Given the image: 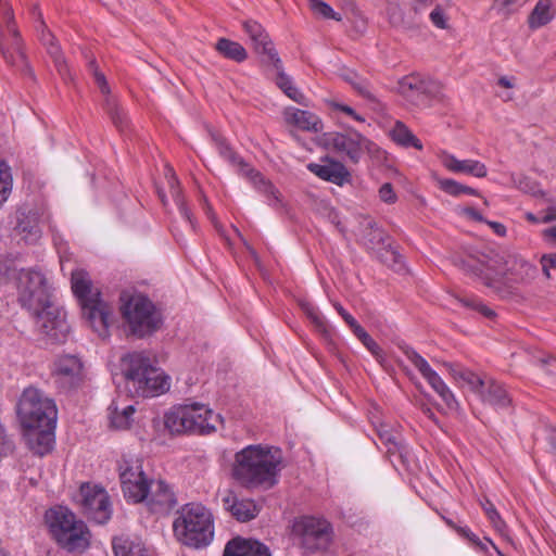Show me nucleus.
<instances>
[{"instance_id":"obj_24","label":"nucleus","mask_w":556,"mask_h":556,"mask_svg":"<svg viewBox=\"0 0 556 556\" xmlns=\"http://www.w3.org/2000/svg\"><path fill=\"white\" fill-rule=\"evenodd\" d=\"M55 426L24 429L28 447L37 455L43 456L52 448Z\"/></svg>"},{"instance_id":"obj_49","label":"nucleus","mask_w":556,"mask_h":556,"mask_svg":"<svg viewBox=\"0 0 556 556\" xmlns=\"http://www.w3.org/2000/svg\"><path fill=\"white\" fill-rule=\"evenodd\" d=\"M441 188L445 192L452 195H460L463 193L479 195L478 191L471 187L462 185L452 179H445L441 181Z\"/></svg>"},{"instance_id":"obj_1","label":"nucleus","mask_w":556,"mask_h":556,"mask_svg":"<svg viewBox=\"0 0 556 556\" xmlns=\"http://www.w3.org/2000/svg\"><path fill=\"white\" fill-rule=\"evenodd\" d=\"M18 302L30 312L39 331L51 342H64L70 333L65 313L52 300L51 286L37 267L21 268L16 280Z\"/></svg>"},{"instance_id":"obj_8","label":"nucleus","mask_w":556,"mask_h":556,"mask_svg":"<svg viewBox=\"0 0 556 556\" xmlns=\"http://www.w3.org/2000/svg\"><path fill=\"white\" fill-rule=\"evenodd\" d=\"M1 1L3 2L0 17V49L2 55L11 66L21 72L28 71V63L22 51L20 33L14 24L12 8L5 0Z\"/></svg>"},{"instance_id":"obj_37","label":"nucleus","mask_w":556,"mask_h":556,"mask_svg":"<svg viewBox=\"0 0 556 556\" xmlns=\"http://www.w3.org/2000/svg\"><path fill=\"white\" fill-rule=\"evenodd\" d=\"M555 15L553 0H539L528 18L529 27L540 28L549 23Z\"/></svg>"},{"instance_id":"obj_64","label":"nucleus","mask_w":556,"mask_h":556,"mask_svg":"<svg viewBox=\"0 0 556 556\" xmlns=\"http://www.w3.org/2000/svg\"><path fill=\"white\" fill-rule=\"evenodd\" d=\"M539 364L542 369L549 376H556V359L555 358H541Z\"/></svg>"},{"instance_id":"obj_44","label":"nucleus","mask_w":556,"mask_h":556,"mask_svg":"<svg viewBox=\"0 0 556 556\" xmlns=\"http://www.w3.org/2000/svg\"><path fill=\"white\" fill-rule=\"evenodd\" d=\"M344 79L353 87L354 90H356L362 97L370 100V101H374L375 100V97L370 90V86H369V83L358 76L356 73L354 72H350L348 74L344 75Z\"/></svg>"},{"instance_id":"obj_63","label":"nucleus","mask_w":556,"mask_h":556,"mask_svg":"<svg viewBox=\"0 0 556 556\" xmlns=\"http://www.w3.org/2000/svg\"><path fill=\"white\" fill-rule=\"evenodd\" d=\"M334 308L339 313V315L344 319V321L351 327V329L353 331L356 329V327L361 326L356 321V319L346 309L343 308V306L341 304L336 303Z\"/></svg>"},{"instance_id":"obj_7","label":"nucleus","mask_w":556,"mask_h":556,"mask_svg":"<svg viewBox=\"0 0 556 556\" xmlns=\"http://www.w3.org/2000/svg\"><path fill=\"white\" fill-rule=\"evenodd\" d=\"M121 311L129 333L140 339L151 336L163 324L160 311L147 296L141 294L130 296L122 305Z\"/></svg>"},{"instance_id":"obj_3","label":"nucleus","mask_w":556,"mask_h":556,"mask_svg":"<svg viewBox=\"0 0 556 556\" xmlns=\"http://www.w3.org/2000/svg\"><path fill=\"white\" fill-rule=\"evenodd\" d=\"M126 388L132 396L149 397L169 388L168 378L143 353L134 352L122 357Z\"/></svg>"},{"instance_id":"obj_13","label":"nucleus","mask_w":556,"mask_h":556,"mask_svg":"<svg viewBox=\"0 0 556 556\" xmlns=\"http://www.w3.org/2000/svg\"><path fill=\"white\" fill-rule=\"evenodd\" d=\"M83 513L99 525L108 522L112 515L110 498L106 491L99 485L81 484L76 495Z\"/></svg>"},{"instance_id":"obj_32","label":"nucleus","mask_w":556,"mask_h":556,"mask_svg":"<svg viewBox=\"0 0 556 556\" xmlns=\"http://www.w3.org/2000/svg\"><path fill=\"white\" fill-rule=\"evenodd\" d=\"M483 402L496 407L506 408L510 405L511 399L503 384L496 381H490L479 394Z\"/></svg>"},{"instance_id":"obj_16","label":"nucleus","mask_w":556,"mask_h":556,"mask_svg":"<svg viewBox=\"0 0 556 556\" xmlns=\"http://www.w3.org/2000/svg\"><path fill=\"white\" fill-rule=\"evenodd\" d=\"M432 4L433 0H412L408 13H404L397 3H390L389 22L397 28L417 29L422 25L424 16Z\"/></svg>"},{"instance_id":"obj_12","label":"nucleus","mask_w":556,"mask_h":556,"mask_svg":"<svg viewBox=\"0 0 556 556\" xmlns=\"http://www.w3.org/2000/svg\"><path fill=\"white\" fill-rule=\"evenodd\" d=\"M119 479L125 498L142 503L150 489V480L142 470L139 459H123L118 464Z\"/></svg>"},{"instance_id":"obj_17","label":"nucleus","mask_w":556,"mask_h":556,"mask_svg":"<svg viewBox=\"0 0 556 556\" xmlns=\"http://www.w3.org/2000/svg\"><path fill=\"white\" fill-rule=\"evenodd\" d=\"M399 348L404 353V355L412 362V364L419 370L422 377L428 381L431 388L441 396V399L451 407L456 401L441 379V377L430 367L428 362L419 355L412 346L403 343L400 344Z\"/></svg>"},{"instance_id":"obj_60","label":"nucleus","mask_w":556,"mask_h":556,"mask_svg":"<svg viewBox=\"0 0 556 556\" xmlns=\"http://www.w3.org/2000/svg\"><path fill=\"white\" fill-rule=\"evenodd\" d=\"M13 450V440L8 435L4 427L0 425V456H8Z\"/></svg>"},{"instance_id":"obj_15","label":"nucleus","mask_w":556,"mask_h":556,"mask_svg":"<svg viewBox=\"0 0 556 556\" xmlns=\"http://www.w3.org/2000/svg\"><path fill=\"white\" fill-rule=\"evenodd\" d=\"M85 323L101 338H106L113 321V307L101 295L80 303Z\"/></svg>"},{"instance_id":"obj_26","label":"nucleus","mask_w":556,"mask_h":556,"mask_svg":"<svg viewBox=\"0 0 556 556\" xmlns=\"http://www.w3.org/2000/svg\"><path fill=\"white\" fill-rule=\"evenodd\" d=\"M185 410L190 413L191 432L208 433L215 430V426L212 424L213 418H218L210 408L206 406L193 403L182 405Z\"/></svg>"},{"instance_id":"obj_22","label":"nucleus","mask_w":556,"mask_h":556,"mask_svg":"<svg viewBox=\"0 0 556 556\" xmlns=\"http://www.w3.org/2000/svg\"><path fill=\"white\" fill-rule=\"evenodd\" d=\"M220 496L223 508L240 522L250 521L260 513V508L253 500L239 498L237 494L229 489L222 492Z\"/></svg>"},{"instance_id":"obj_36","label":"nucleus","mask_w":556,"mask_h":556,"mask_svg":"<svg viewBox=\"0 0 556 556\" xmlns=\"http://www.w3.org/2000/svg\"><path fill=\"white\" fill-rule=\"evenodd\" d=\"M190 413L184 406L176 407L165 415V426L172 433L191 432Z\"/></svg>"},{"instance_id":"obj_53","label":"nucleus","mask_w":556,"mask_h":556,"mask_svg":"<svg viewBox=\"0 0 556 556\" xmlns=\"http://www.w3.org/2000/svg\"><path fill=\"white\" fill-rule=\"evenodd\" d=\"M300 305L302 311L316 326V328L319 329L320 331H326V323L324 320V317L319 314L318 309L308 302H301Z\"/></svg>"},{"instance_id":"obj_41","label":"nucleus","mask_w":556,"mask_h":556,"mask_svg":"<svg viewBox=\"0 0 556 556\" xmlns=\"http://www.w3.org/2000/svg\"><path fill=\"white\" fill-rule=\"evenodd\" d=\"M166 176L168 177L169 191L174 199V202L178 206L181 216L192 225L191 214L186 206L179 181L172 168L167 169Z\"/></svg>"},{"instance_id":"obj_25","label":"nucleus","mask_w":556,"mask_h":556,"mask_svg":"<svg viewBox=\"0 0 556 556\" xmlns=\"http://www.w3.org/2000/svg\"><path fill=\"white\" fill-rule=\"evenodd\" d=\"M307 168L319 178L342 186L350 181L351 174L339 161H328L326 164H308Z\"/></svg>"},{"instance_id":"obj_46","label":"nucleus","mask_w":556,"mask_h":556,"mask_svg":"<svg viewBox=\"0 0 556 556\" xmlns=\"http://www.w3.org/2000/svg\"><path fill=\"white\" fill-rule=\"evenodd\" d=\"M12 189V177L8 165L0 162V205L4 203Z\"/></svg>"},{"instance_id":"obj_11","label":"nucleus","mask_w":556,"mask_h":556,"mask_svg":"<svg viewBox=\"0 0 556 556\" xmlns=\"http://www.w3.org/2000/svg\"><path fill=\"white\" fill-rule=\"evenodd\" d=\"M397 89L408 102L417 106H427L432 100H441L443 97L439 81L414 74L403 77Z\"/></svg>"},{"instance_id":"obj_40","label":"nucleus","mask_w":556,"mask_h":556,"mask_svg":"<svg viewBox=\"0 0 556 556\" xmlns=\"http://www.w3.org/2000/svg\"><path fill=\"white\" fill-rule=\"evenodd\" d=\"M392 139L404 148L414 147L417 150L422 149L421 141L402 123L396 122L391 130Z\"/></svg>"},{"instance_id":"obj_31","label":"nucleus","mask_w":556,"mask_h":556,"mask_svg":"<svg viewBox=\"0 0 556 556\" xmlns=\"http://www.w3.org/2000/svg\"><path fill=\"white\" fill-rule=\"evenodd\" d=\"M71 285L79 304L85 300L101 295L100 291L93 288L89 274L84 269L78 268L72 271Z\"/></svg>"},{"instance_id":"obj_54","label":"nucleus","mask_w":556,"mask_h":556,"mask_svg":"<svg viewBox=\"0 0 556 556\" xmlns=\"http://www.w3.org/2000/svg\"><path fill=\"white\" fill-rule=\"evenodd\" d=\"M353 333L361 340V342L375 355L377 358L381 357L380 346L372 340V338L366 332V330L359 326L353 331Z\"/></svg>"},{"instance_id":"obj_18","label":"nucleus","mask_w":556,"mask_h":556,"mask_svg":"<svg viewBox=\"0 0 556 556\" xmlns=\"http://www.w3.org/2000/svg\"><path fill=\"white\" fill-rule=\"evenodd\" d=\"M142 503L151 513L156 515H167L178 505L175 492L162 479L150 480V489Z\"/></svg>"},{"instance_id":"obj_27","label":"nucleus","mask_w":556,"mask_h":556,"mask_svg":"<svg viewBox=\"0 0 556 556\" xmlns=\"http://www.w3.org/2000/svg\"><path fill=\"white\" fill-rule=\"evenodd\" d=\"M285 121L304 131L318 132L323 129L319 117L308 111L287 108L283 112Z\"/></svg>"},{"instance_id":"obj_5","label":"nucleus","mask_w":556,"mask_h":556,"mask_svg":"<svg viewBox=\"0 0 556 556\" xmlns=\"http://www.w3.org/2000/svg\"><path fill=\"white\" fill-rule=\"evenodd\" d=\"M46 522L56 543L70 553H81L90 545L91 533L83 520L66 507L58 506L46 513Z\"/></svg>"},{"instance_id":"obj_23","label":"nucleus","mask_w":556,"mask_h":556,"mask_svg":"<svg viewBox=\"0 0 556 556\" xmlns=\"http://www.w3.org/2000/svg\"><path fill=\"white\" fill-rule=\"evenodd\" d=\"M88 66L101 92L106 96L104 100L105 111L110 115L114 125L122 130L123 127L126 125V115L124 111L118 106L116 100L110 96V88L108 81L105 79L104 74L99 71L96 60L90 59Z\"/></svg>"},{"instance_id":"obj_9","label":"nucleus","mask_w":556,"mask_h":556,"mask_svg":"<svg viewBox=\"0 0 556 556\" xmlns=\"http://www.w3.org/2000/svg\"><path fill=\"white\" fill-rule=\"evenodd\" d=\"M464 268L480 277L486 287L497 290L498 278L511 271L514 266H509L503 252L486 249L464 262Z\"/></svg>"},{"instance_id":"obj_42","label":"nucleus","mask_w":556,"mask_h":556,"mask_svg":"<svg viewBox=\"0 0 556 556\" xmlns=\"http://www.w3.org/2000/svg\"><path fill=\"white\" fill-rule=\"evenodd\" d=\"M251 180L255 188L267 198L269 205L276 206L280 203V192L258 172L251 170Z\"/></svg>"},{"instance_id":"obj_34","label":"nucleus","mask_w":556,"mask_h":556,"mask_svg":"<svg viewBox=\"0 0 556 556\" xmlns=\"http://www.w3.org/2000/svg\"><path fill=\"white\" fill-rule=\"evenodd\" d=\"M450 374L457 381H463L469 387V389L478 394L482 392L485 382L481 377L472 372L471 370L462 367L458 364L444 363Z\"/></svg>"},{"instance_id":"obj_35","label":"nucleus","mask_w":556,"mask_h":556,"mask_svg":"<svg viewBox=\"0 0 556 556\" xmlns=\"http://www.w3.org/2000/svg\"><path fill=\"white\" fill-rule=\"evenodd\" d=\"M110 426L114 429H127L131 424V417L135 413L134 405L119 406V404L113 401L109 408Z\"/></svg>"},{"instance_id":"obj_38","label":"nucleus","mask_w":556,"mask_h":556,"mask_svg":"<svg viewBox=\"0 0 556 556\" xmlns=\"http://www.w3.org/2000/svg\"><path fill=\"white\" fill-rule=\"evenodd\" d=\"M277 71L276 85L283 91V93L291 100L299 104L307 105L306 97L293 85L292 79L282 70V62L280 65L273 64Z\"/></svg>"},{"instance_id":"obj_50","label":"nucleus","mask_w":556,"mask_h":556,"mask_svg":"<svg viewBox=\"0 0 556 556\" xmlns=\"http://www.w3.org/2000/svg\"><path fill=\"white\" fill-rule=\"evenodd\" d=\"M380 260L381 263L390 266V267H401L402 266V256L392 249V245L386 247L380 251L375 252Z\"/></svg>"},{"instance_id":"obj_59","label":"nucleus","mask_w":556,"mask_h":556,"mask_svg":"<svg viewBox=\"0 0 556 556\" xmlns=\"http://www.w3.org/2000/svg\"><path fill=\"white\" fill-rule=\"evenodd\" d=\"M463 303L467 307H471L472 309L478 311L483 316L488 318H493L495 316L494 311H492L490 307L478 301L477 299H464Z\"/></svg>"},{"instance_id":"obj_48","label":"nucleus","mask_w":556,"mask_h":556,"mask_svg":"<svg viewBox=\"0 0 556 556\" xmlns=\"http://www.w3.org/2000/svg\"><path fill=\"white\" fill-rule=\"evenodd\" d=\"M213 139L216 143L220 156H223L225 160H227L233 165H243L242 159L232 151V149L227 144L225 139H223L220 136L215 135L213 136Z\"/></svg>"},{"instance_id":"obj_20","label":"nucleus","mask_w":556,"mask_h":556,"mask_svg":"<svg viewBox=\"0 0 556 556\" xmlns=\"http://www.w3.org/2000/svg\"><path fill=\"white\" fill-rule=\"evenodd\" d=\"M15 232L26 243H36L41 238V213L38 208L23 206L16 211Z\"/></svg>"},{"instance_id":"obj_51","label":"nucleus","mask_w":556,"mask_h":556,"mask_svg":"<svg viewBox=\"0 0 556 556\" xmlns=\"http://www.w3.org/2000/svg\"><path fill=\"white\" fill-rule=\"evenodd\" d=\"M48 53L51 55V58L54 61V65L61 76L66 78L70 77V70L67 67L66 61L63 58L61 50L59 46L54 42L51 46L47 47Z\"/></svg>"},{"instance_id":"obj_10","label":"nucleus","mask_w":556,"mask_h":556,"mask_svg":"<svg viewBox=\"0 0 556 556\" xmlns=\"http://www.w3.org/2000/svg\"><path fill=\"white\" fill-rule=\"evenodd\" d=\"M292 533L308 552L326 549L333 536L330 522L325 518L303 516L294 520Z\"/></svg>"},{"instance_id":"obj_14","label":"nucleus","mask_w":556,"mask_h":556,"mask_svg":"<svg viewBox=\"0 0 556 556\" xmlns=\"http://www.w3.org/2000/svg\"><path fill=\"white\" fill-rule=\"evenodd\" d=\"M325 144L349 162L357 164L365 151H370L372 143L356 130L349 129L344 132L327 134Z\"/></svg>"},{"instance_id":"obj_2","label":"nucleus","mask_w":556,"mask_h":556,"mask_svg":"<svg viewBox=\"0 0 556 556\" xmlns=\"http://www.w3.org/2000/svg\"><path fill=\"white\" fill-rule=\"evenodd\" d=\"M282 455L279 448L249 445L235 455L232 477L247 488H271L277 483Z\"/></svg>"},{"instance_id":"obj_61","label":"nucleus","mask_w":556,"mask_h":556,"mask_svg":"<svg viewBox=\"0 0 556 556\" xmlns=\"http://www.w3.org/2000/svg\"><path fill=\"white\" fill-rule=\"evenodd\" d=\"M540 263L542 265V269L544 275L549 278V270L552 268H556V253L544 254L541 256Z\"/></svg>"},{"instance_id":"obj_52","label":"nucleus","mask_w":556,"mask_h":556,"mask_svg":"<svg viewBox=\"0 0 556 556\" xmlns=\"http://www.w3.org/2000/svg\"><path fill=\"white\" fill-rule=\"evenodd\" d=\"M20 270L15 264V261L9 256H2L0 258V276L4 277L9 280H14L16 282L17 277L20 276Z\"/></svg>"},{"instance_id":"obj_19","label":"nucleus","mask_w":556,"mask_h":556,"mask_svg":"<svg viewBox=\"0 0 556 556\" xmlns=\"http://www.w3.org/2000/svg\"><path fill=\"white\" fill-rule=\"evenodd\" d=\"M53 377L56 386L70 391L77 388L83 381V364L74 355H64L54 363Z\"/></svg>"},{"instance_id":"obj_29","label":"nucleus","mask_w":556,"mask_h":556,"mask_svg":"<svg viewBox=\"0 0 556 556\" xmlns=\"http://www.w3.org/2000/svg\"><path fill=\"white\" fill-rule=\"evenodd\" d=\"M223 556H270L267 547L258 541L236 538L229 541Z\"/></svg>"},{"instance_id":"obj_45","label":"nucleus","mask_w":556,"mask_h":556,"mask_svg":"<svg viewBox=\"0 0 556 556\" xmlns=\"http://www.w3.org/2000/svg\"><path fill=\"white\" fill-rule=\"evenodd\" d=\"M528 0H494L492 9L503 17L517 12Z\"/></svg>"},{"instance_id":"obj_62","label":"nucleus","mask_w":556,"mask_h":556,"mask_svg":"<svg viewBox=\"0 0 556 556\" xmlns=\"http://www.w3.org/2000/svg\"><path fill=\"white\" fill-rule=\"evenodd\" d=\"M379 197L386 203H394L396 195L393 191L392 185L387 182L383 184L379 189Z\"/></svg>"},{"instance_id":"obj_47","label":"nucleus","mask_w":556,"mask_h":556,"mask_svg":"<svg viewBox=\"0 0 556 556\" xmlns=\"http://www.w3.org/2000/svg\"><path fill=\"white\" fill-rule=\"evenodd\" d=\"M311 10L317 14L320 15L324 18H331L334 21H341L342 16L334 12L333 9L326 2L321 0H307Z\"/></svg>"},{"instance_id":"obj_28","label":"nucleus","mask_w":556,"mask_h":556,"mask_svg":"<svg viewBox=\"0 0 556 556\" xmlns=\"http://www.w3.org/2000/svg\"><path fill=\"white\" fill-rule=\"evenodd\" d=\"M359 225L363 226L362 240L368 249L376 252L390 247L391 240L389 236L381 228L377 227V224L371 218H362Z\"/></svg>"},{"instance_id":"obj_58","label":"nucleus","mask_w":556,"mask_h":556,"mask_svg":"<svg viewBox=\"0 0 556 556\" xmlns=\"http://www.w3.org/2000/svg\"><path fill=\"white\" fill-rule=\"evenodd\" d=\"M459 535L468 540L480 551H486V545L467 527H455Z\"/></svg>"},{"instance_id":"obj_6","label":"nucleus","mask_w":556,"mask_h":556,"mask_svg":"<svg viewBox=\"0 0 556 556\" xmlns=\"http://www.w3.org/2000/svg\"><path fill=\"white\" fill-rule=\"evenodd\" d=\"M17 416L23 429L55 426L58 409L53 400L40 390L29 387L20 397Z\"/></svg>"},{"instance_id":"obj_57","label":"nucleus","mask_w":556,"mask_h":556,"mask_svg":"<svg viewBox=\"0 0 556 556\" xmlns=\"http://www.w3.org/2000/svg\"><path fill=\"white\" fill-rule=\"evenodd\" d=\"M483 509H484L485 514L488 515L490 521L492 522L493 527L497 531L502 532L505 528V523L502 520L497 510L495 509L494 505L491 502L486 501V503L483 504Z\"/></svg>"},{"instance_id":"obj_56","label":"nucleus","mask_w":556,"mask_h":556,"mask_svg":"<svg viewBox=\"0 0 556 556\" xmlns=\"http://www.w3.org/2000/svg\"><path fill=\"white\" fill-rule=\"evenodd\" d=\"M34 14L37 16L39 25L37 26V31L40 33V40L46 46L49 47L54 43V36L47 29L45 22L42 21L41 13L34 8Z\"/></svg>"},{"instance_id":"obj_55","label":"nucleus","mask_w":556,"mask_h":556,"mask_svg":"<svg viewBox=\"0 0 556 556\" xmlns=\"http://www.w3.org/2000/svg\"><path fill=\"white\" fill-rule=\"evenodd\" d=\"M430 22L440 29L447 28V16L444 9L437 4L429 13Z\"/></svg>"},{"instance_id":"obj_21","label":"nucleus","mask_w":556,"mask_h":556,"mask_svg":"<svg viewBox=\"0 0 556 556\" xmlns=\"http://www.w3.org/2000/svg\"><path fill=\"white\" fill-rule=\"evenodd\" d=\"M242 27L256 53L264 54L271 64L280 65V58L264 27L253 20L242 22Z\"/></svg>"},{"instance_id":"obj_43","label":"nucleus","mask_w":556,"mask_h":556,"mask_svg":"<svg viewBox=\"0 0 556 556\" xmlns=\"http://www.w3.org/2000/svg\"><path fill=\"white\" fill-rule=\"evenodd\" d=\"M378 437L381 443L387 447V453H400L402 455L403 445L401 435L397 432H394L389 426L381 425L378 429Z\"/></svg>"},{"instance_id":"obj_30","label":"nucleus","mask_w":556,"mask_h":556,"mask_svg":"<svg viewBox=\"0 0 556 556\" xmlns=\"http://www.w3.org/2000/svg\"><path fill=\"white\" fill-rule=\"evenodd\" d=\"M443 165L454 173H466L478 178L486 176V167L483 163L476 160H457L454 155L443 152L441 155Z\"/></svg>"},{"instance_id":"obj_4","label":"nucleus","mask_w":556,"mask_h":556,"mask_svg":"<svg viewBox=\"0 0 556 556\" xmlns=\"http://www.w3.org/2000/svg\"><path fill=\"white\" fill-rule=\"evenodd\" d=\"M173 529L176 538L185 545L200 548L208 545L214 536L213 516L199 503H190L178 510Z\"/></svg>"},{"instance_id":"obj_33","label":"nucleus","mask_w":556,"mask_h":556,"mask_svg":"<svg viewBox=\"0 0 556 556\" xmlns=\"http://www.w3.org/2000/svg\"><path fill=\"white\" fill-rule=\"evenodd\" d=\"M115 556H154L142 542L129 538H117L113 541Z\"/></svg>"},{"instance_id":"obj_39","label":"nucleus","mask_w":556,"mask_h":556,"mask_svg":"<svg viewBox=\"0 0 556 556\" xmlns=\"http://www.w3.org/2000/svg\"><path fill=\"white\" fill-rule=\"evenodd\" d=\"M215 49L224 58L237 63H242L248 59L245 48L241 43L227 38H219L215 45Z\"/></svg>"}]
</instances>
